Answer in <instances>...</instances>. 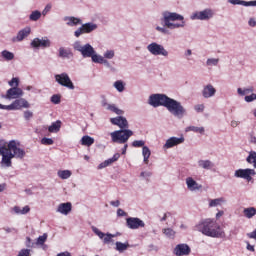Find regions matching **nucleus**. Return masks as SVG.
I'll use <instances>...</instances> for the list:
<instances>
[{"instance_id":"nucleus-1","label":"nucleus","mask_w":256,"mask_h":256,"mask_svg":"<svg viewBox=\"0 0 256 256\" xmlns=\"http://www.w3.org/2000/svg\"><path fill=\"white\" fill-rule=\"evenodd\" d=\"M148 105L155 108L165 107L168 113L176 117V119H183L187 115V109L183 104L166 94H151L148 98Z\"/></svg>"},{"instance_id":"nucleus-2","label":"nucleus","mask_w":256,"mask_h":256,"mask_svg":"<svg viewBox=\"0 0 256 256\" xmlns=\"http://www.w3.org/2000/svg\"><path fill=\"white\" fill-rule=\"evenodd\" d=\"M160 21L163 26H156V31L162 33V35H167L169 33L168 29H183V27H185V17L177 12H162Z\"/></svg>"},{"instance_id":"nucleus-3","label":"nucleus","mask_w":256,"mask_h":256,"mask_svg":"<svg viewBox=\"0 0 256 256\" xmlns=\"http://www.w3.org/2000/svg\"><path fill=\"white\" fill-rule=\"evenodd\" d=\"M110 123L112 125H117V127L120 128V130L110 133L113 143H120L123 145V143L129 141L130 137H133V132L129 129V122L127 121V118L123 116L110 118Z\"/></svg>"},{"instance_id":"nucleus-4","label":"nucleus","mask_w":256,"mask_h":256,"mask_svg":"<svg viewBox=\"0 0 256 256\" xmlns=\"http://www.w3.org/2000/svg\"><path fill=\"white\" fill-rule=\"evenodd\" d=\"M66 25L68 27H76L77 25H81L77 30L74 31V36L78 39L81 35H89V33H93V31H97L99 29V25L95 22H87L83 24V20L81 18L75 16H66L64 18Z\"/></svg>"},{"instance_id":"nucleus-5","label":"nucleus","mask_w":256,"mask_h":256,"mask_svg":"<svg viewBox=\"0 0 256 256\" xmlns=\"http://www.w3.org/2000/svg\"><path fill=\"white\" fill-rule=\"evenodd\" d=\"M196 230L206 237H212L219 239L225 235V232L221 231V226L217 225V222L211 218L202 220L196 225Z\"/></svg>"},{"instance_id":"nucleus-6","label":"nucleus","mask_w":256,"mask_h":256,"mask_svg":"<svg viewBox=\"0 0 256 256\" xmlns=\"http://www.w3.org/2000/svg\"><path fill=\"white\" fill-rule=\"evenodd\" d=\"M72 47L74 51H78V53H80L84 59L91 58L92 63H94L99 56V54H97L95 51V48H93L89 43L83 45L81 41L77 40L73 43Z\"/></svg>"},{"instance_id":"nucleus-7","label":"nucleus","mask_w":256,"mask_h":256,"mask_svg":"<svg viewBox=\"0 0 256 256\" xmlns=\"http://www.w3.org/2000/svg\"><path fill=\"white\" fill-rule=\"evenodd\" d=\"M6 152H8L13 159H25V149L21 148V142L17 140L9 141Z\"/></svg>"},{"instance_id":"nucleus-8","label":"nucleus","mask_w":256,"mask_h":256,"mask_svg":"<svg viewBox=\"0 0 256 256\" xmlns=\"http://www.w3.org/2000/svg\"><path fill=\"white\" fill-rule=\"evenodd\" d=\"M146 49L154 57H165L166 59L169 57V50L157 42H151L147 45Z\"/></svg>"},{"instance_id":"nucleus-9","label":"nucleus","mask_w":256,"mask_h":256,"mask_svg":"<svg viewBox=\"0 0 256 256\" xmlns=\"http://www.w3.org/2000/svg\"><path fill=\"white\" fill-rule=\"evenodd\" d=\"M215 17V10L211 8H206L202 11H196L192 13L190 19L192 21H211Z\"/></svg>"},{"instance_id":"nucleus-10","label":"nucleus","mask_w":256,"mask_h":256,"mask_svg":"<svg viewBox=\"0 0 256 256\" xmlns=\"http://www.w3.org/2000/svg\"><path fill=\"white\" fill-rule=\"evenodd\" d=\"M54 79L56 83H58V85H61V87H66V89H70V91H73L75 89V84H73V81L71 80V77H69V74H67V72L56 74L54 76Z\"/></svg>"},{"instance_id":"nucleus-11","label":"nucleus","mask_w":256,"mask_h":256,"mask_svg":"<svg viewBox=\"0 0 256 256\" xmlns=\"http://www.w3.org/2000/svg\"><path fill=\"white\" fill-rule=\"evenodd\" d=\"M132 147H142V156L145 165H149V157H151V149L145 146V142L143 140H134L132 142Z\"/></svg>"},{"instance_id":"nucleus-12","label":"nucleus","mask_w":256,"mask_h":256,"mask_svg":"<svg viewBox=\"0 0 256 256\" xmlns=\"http://www.w3.org/2000/svg\"><path fill=\"white\" fill-rule=\"evenodd\" d=\"M0 155L2 156V160L0 162V167L2 169H7L9 167H12L13 162H12V156L10 153L7 152V147L5 146H0Z\"/></svg>"},{"instance_id":"nucleus-13","label":"nucleus","mask_w":256,"mask_h":256,"mask_svg":"<svg viewBox=\"0 0 256 256\" xmlns=\"http://www.w3.org/2000/svg\"><path fill=\"white\" fill-rule=\"evenodd\" d=\"M255 175H256L255 169H251V168L238 169L234 173V177H236L237 179H245L246 181H252Z\"/></svg>"},{"instance_id":"nucleus-14","label":"nucleus","mask_w":256,"mask_h":256,"mask_svg":"<svg viewBox=\"0 0 256 256\" xmlns=\"http://www.w3.org/2000/svg\"><path fill=\"white\" fill-rule=\"evenodd\" d=\"M30 46L33 49H49V47H51V40L47 36L41 38H34L31 41Z\"/></svg>"},{"instance_id":"nucleus-15","label":"nucleus","mask_w":256,"mask_h":256,"mask_svg":"<svg viewBox=\"0 0 256 256\" xmlns=\"http://www.w3.org/2000/svg\"><path fill=\"white\" fill-rule=\"evenodd\" d=\"M9 106L10 111H20V109H29L31 107L29 101L25 98H16Z\"/></svg>"},{"instance_id":"nucleus-16","label":"nucleus","mask_w":256,"mask_h":256,"mask_svg":"<svg viewBox=\"0 0 256 256\" xmlns=\"http://www.w3.org/2000/svg\"><path fill=\"white\" fill-rule=\"evenodd\" d=\"M185 143V137L181 135L180 137H170L166 140L165 144L163 145V149H173V147H177V145H182Z\"/></svg>"},{"instance_id":"nucleus-17","label":"nucleus","mask_w":256,"mask_h":256,"mask_svg":"<svg viewBox=\"0 0 256 256\" xmlns=\"http://www.w3.org/2000/svg\"><path fill=\"white\" fill-rule=\"evenodd\" d=\"M185 183L188 191L191 193H197V191H201V189H203V185L196 182L195 178L191 176L185 179Z\"/></svg>"},{"instance_id":"nucleus-18","label":"nucleus","mask_w":256,"mask_h":256,"mask_svg":"<svg viewBox=\"0 0 256 256\" xmlns=\"http://www.w3.org/2000/svg\"><path fill=\"white\" fill-rule=\"evenodd\" d=\"M126 227L133 230L139 229L145 227V222L138 217H129L126 219Z\"/></svg>"},{"instance_id":"nucleus-19","label":"nucleus","mask_w":256,"mask_h":256,"mask_svg":"<svg viewBox=\"0 0 256 256\" xmlns=\"http://www.w3.org/2000/svg\"><path fill=\"white\" fill-rule=\"evenodd\" d=\"M24 92L23 89L19 87H12L7 90L6 95L4 96V99H20V97H23Z\"/></svg>"},{"instance_id":"nucleus-20","label":"nucleus","mask_w":256,"mask_h":256,"mask_svg":"<svg viewBox=\"0 0 256 256\" xmlns=\"http://www.w3.org/2000/svg\"><path fill=\"white\" fill-rule=\"evenodd\" d=\"M201 93L203 99H211L217 95V89L215 86H213V84H206L203 86Z\"/></svg>"},{"instance_id":"nucleus-21","label":"nucleus","mask_w":256,"mask_h":256,"mask_svg":"<svg viewBox=\"0 0 256 256\" xmlns=\"http://www.w3.org/2000/svg\"><path fill=\"white\" fill-rule=\"evenodd\" d=\"M174 255L176 256H187L191 255V247H189L187 244H177L173 251Z\"/></svg>"},{"instance_id":"nucleus-22","label":"nucleus","mask_w":256,"mask_h":256,"mask_svg":"<svg viewBox=\"0 0 256 256\" xmlns=\"http://www.w3.org/2000/svg\"><path fill=\"white\" fill-rule=\"evenodd\" d=\"M92 231L93 233H95V235H97V237H99V239H103V243L105 244H109L111 243L113 237H115V235L113 234H105L103 232H101V230H99V228L92 226Z\"/></svg>"},{"instance_id":"nucleus-23","label":"nucleus","mask_w":256,"mask_h":256,"mask_svg":"<svg viewBox=\"0 0 256 256\" xmlns=\"http://www.w3.org/2000/svg\"><path fill=\"white\" fill-rule=\"evenodd\" d=\"M28 35H31V27H25L24 29L18 31L16 37L12 38L13 43H19L26 39Z\"/></svg>"},{"instance_id":"nucleus-24","label":"nucleus","mask_w":256,"mask_h":256,"mask_svg":"<svg viewBox=\"0 0 256 256\" xmlns=\"http://www.w3.org/2000/svg\"><path fill=\"white\" fill-rule=\"evenodd\" d=\"M73 209V204L71 202L61 203L57 207V213H60L61 215H68L71 213Z\"/></svg>"},{"instance_id":"nucleus-25","label":"nucleus","mask_w":256,"mask_h":256,"mask_svg":"<svg viewBox=\"0 0 256 256\" xmlns=\"http://www.w3.org/2000/svg\"><path fill=\"white\" fill-rule=\"evenodd\" d=\"M198 167L200 169H205L206 171H211V169H213V167H215V163H213V161L209 160V159H200L198 160Z\"/></svg>"},{"instance_id":"nucleus-26","label":"nucleus","mask_w":256,"mask_h":256,"mask_svg":"<svg viewBox=\"0 0 256 256\" xmlns=\"http://www.w3.org/2000/svg\"><path fill=\"white\" fill-rule=\"evenodd\" d=\"M119 157H121V154L119 153L114 154L112 158H109L104 162L100 163L98 165V169H105V167H109V165H113L115 161H119Z\"/></svg>"},{"instance_id":"nucleus-27","label":"nucleus","mask_w":256,"mask_h":256,"mask_svg":"<svg viewBox=\"0 0 256 256\" xmlns=\"http://www.w3.org/2000/svg\"><path fill=\"white\" fill-rule=\"evenodd\" d=\"M102 107H104V109H106L107 111H111L112 113H115L116 115H123V110L119 109L115 104L102 102Z\"/></svg>"},{"instance_id":"nucleus-28","label":"nucleus","mask_w":256,"mask_h":256,"mask_svg":"<svg viewBox=\"0 0 256 256\" xmlns=\"http://www.w3.org/2000/svg\"><path fill=\"white\" fill-rule=\"evenodd\" d=\"M94 63H98L100 65H104V67H106L107 69H111V71H115V68H113V66L111 65V62H109V60L103 58L102 55L98 54V56L94 60Z\"/></svg>"},{"instance_id":"nucleus-29","label":"nucleus","mask_w":256,"mask_h":256,"mask_svg":"<svg viewBox=\"0 0 256 256\" xmlns=\"http://www.w3.org/2000/svg\"><path fill=\"white\" fill-rule=\"evenodd\" d=\"M58 56L61 59H71L73 57V52L69 48L60 47L58 50Z\"/></svg>"},{"instance_id":"nucleus-30","label":"nucleus","mask_w":256,"mask_h":256,"mask_svg":"<svg viewBox=\"0 0 256 256\" xmlns=\"http://www.w3.org/2000/svg\"><path fill=\"white\" fill-rule=\"evenodd\" d=\"M227 200L224 197L215 198L209 200V207H221V205H225Z\"/></svg>"},{"instance_id":"nucleus-31","label":"nucleus","mask_w":256,"mask_h":256,"mask_svg":"<svg viewBox=\"0 0 256 256\" xmlns=\"http://www.w3.org/2000/svg\"><path fill=\"white\" fill-rule=\"evenodd\" d=\"M80 143L81 145H84V147H91V145L95 143V138L89 135H85L81 138Z\"/></svg>"},{"instance_id":"nucleus-32","label":"nucleus","mask_w":256,"mask_h":256,"mask_svg":"<svg viewBox=\"0 0 256 256\" xmlns=\"http://www.w3.org/2000/svg\"><path fill=\"white\" fill-rule=\"evenodd\" d=\"M243 215L246 217V219H253L256 215V208L255 207H248L244 208Z\"/></svg>"},{"instance_id":"nucleus-33","label":"nucleus","mask_w":256,"mask_h":256,"mask_svg":"<svg viewBox=\"0 0 256 256\" xmlns=\"http://www.w3.org/2000/svg\"><path fill=\"white\" fill-rule=\"evenodd\" d=\"M13 211L16 215H27V213L31 211V208L29 206H24L23 208L19 206H14Z\"/></svg>"},{"instance_id":"nucleus-34","label":"nucleus","mask_w":256,"mask_h":256,"mask_svg":"<svg viewBox=\"0 0 256 256\" xmlns=\"http://www.w3.org/2000/svg\"><path fill=\"white\" fill-rule=\"evenodd\" d=\"M116 247L115 250L118 251V253H125V251H127V249H129V242H116L115 243Z\"/></svg>"},{"instance_id":"nucleus-35","label":"nucleus","mask_w":256,"mask_h":256,"mask_svg":"<svg viewBox=\"0 0 256 256\" xmlns=\"http://www.w3.org/2000/svg\"><path fill=\"white\" fill-rule=\"evenodd\" d=\"M162 233L166 237V239H175L177 235V232H175V230H173L172 228H163Z\"/></svg>"},{"instance_id":"nucleus-36","label":"nucleus","mask_w":256,"mask_h":256,"mask_svg":"<svg viewBox=\"0 0 256 256\" xmlns=\"http://www.w3.org/2000/svg\"><path fill=\"white\" fill-rule=\"evenodd\" d=\"M60 130H61V120H57L56 122H53L48 127L49 133H59Z\"/></svg>"},{"instance_id":"nucleus-37","label":"nucleus","mask_w":256,"mask_h":256,"mask_svg":"<svg viewBox=\"0 0 256 256\" xmlns=\"http://www.w3.org/2000/svg\"><path fill=\"white\" fill-rule=\"evenodd\" d=\"M246 162L249 163V165H253L254 169H256V152L255 151H250L247 158Z\"/></svg>"},{"instance_id":"nucleus-38","label":"nucleus","mask_w":256,"mask_h":256,"mask_svg":"<svg viewBox=\"0 0 256 256\" xmlns=\"http://www.w3.org/2000/svg\"><path fill=\"white\" fill-rule=\"evenodd\" d=\"M186 133H189V131H192L193 133H200V135H203L205 133L204 127H197V126H188L185 128Z\"/></svg>"},{"instance_id":"nucleus-39","label":"nucleus","mask_w":256,"mask_h":256,"mask_svg":"<svg viewBox=\"0 0 256 256\" xmlns=\"http://www.w3.org/2000/svg\"><path fill=\"white\" fill-rule=\"evenodd\" d=\"M57 175L60 179H69L71 177V175H73V172H71V170H59L57 172Z\"/></svg>"},{"instance_id":"nucleus-40","label":"nucleus","mask_w":256,"mask_h":256,"mask_svg":"<svg viewBox=\"0 0 256 256\" xmlns=\"http://www.w3.org/2000/svg\"><path fill=\"white\" fill-rule=\"evenodd\" d=\"M1 56L5 61H13L15 59V54L13 52H10L9 50H3L1 52Z\"/></svg>"},{"instance_id":"nucleus-41","label":"nucleus","mask_w":256,"mask_h":256,"mask_svg":"<svg viewBox=\"0 0 256 256\" xmlns=\"http://www.w3.org/2000/svg\"><path fill=\"white\" fill-rule=\"evenodd\" d=\"M113 87L118 91V93H123V91H125V82L122 80L115 81Z\"/></svg>"},{"instance_id":"nucleus-42","label":"nucleus","mask_w":256,"mask_h":256,"mask_svg":"<svg viewBox=\"0 0 256 256\" xmlns=\"http://www.w3.org/2000/svg\"><path fill=\"white\" fill-rule=\"evenodd\" d=\"M41 15H43L41 13V11L39 10H34L30 13L29 15V20L30 21H39V19H41Z\"/></svg>"},{"instance_id":"nucleus-43","label":"nucleus","mask_w":256,"mask_h":256,"mask_svg":"<svg viewBox=\"0 0 256 256\" xmlns=\"http://www.w3.org/2000/svg\"><path fill=\"white\" fill-rule=\"evenodd\" d=\"M237 93L238 95H240L241 97L245 96V95H249V93H253V87H249V88H238L237 89Z\"/></svg>"},{"instance_id":"nucleus-44","label":"nucleus","mask_w":256,"mask_h":256,"mask_svg":"<svg viewBox=\"0 0 256 256\" xmlns=\"http://www.w3.org/2000/svg\"><path fill=\"white\" fill-rule=\"evenodd\" d=\"M219 65V58H208L206 60V67H217Z\"/></svg>"},{"instance_id":"nucleus-45","label":"nucleus","mask_w":256,"mask_h":256,"mask_svg":"<svg viewBox=\"0 0 256 256\" xmlns=\"http://www.w3.org/2000/svg\"><path fill=\"white\" fill-rule=\"evenodd\" d=\"M104 59H114L115 58V50H106L102 56Z\"/></svg>"},{"instance_id":"nucleus-46","label":"nucleus","mask_w":256,"mask_h":256,"mask_svg":"<svg viewBox=\"0 0 256 256\" xmlns=\"http://www.w3.org/2000/svg\"><path fill=\"white\" fill-rule=\"evenodd\" d=\"M45 241H47V233H44L37 238L36 245H45Z\"/></svg>"},{"instance_id":"nucleus-47","label":"nucleus","mask_w":256,"mask_h":256,"mask_svg":"<svg viewBox=\"0 0 256 256\" xmlns=\"http://www.w3.org/2000/svg\"><path fill=\"white\" fill-rule=\"evenodd\" d=\"M228 3L231 5H243V7H247V1L245 0H228Z\"/></svg>"},{"instance_id":"nucleus-48","label":"nucleus","mask_w":256,"mask_h":256,"mask_svg":"<svg viewBox=\"0 0 256 256\" xmlns=\"http://www.w3.org/2000/svg\"><path fill=\"white\" fill-rule=\"evenodd\" d=\"M51 103H53L54 105H59V103H61V96L59 94H54L52 95V97L50 98Z\"/></svg>"},{"instance_id":"nucleus-49","label":"nucleus","mask_w":256,"mask_h":256,"mask_svg":"<svg viewBox=\"0 0 256 256\" xmlns=\"http://www.w3.org/2000/svg\"><path fill=\"white\" fill-rule=\"evenodd\" d=\"M244 101H246V103H253V101H256V94L252 93L248 96H245Z\"/></svg>"},{"instance_id":"nucleus-50","label":"nucleus","mask_w":256,"mask_h":256,"mask_svg":"<svg viewBox=\"0 0 256 256\" xmlns=\"http://www.w3.org/2000/svg\"><path fill=\"white\" fill-rule=\"evenodd\" d=\"M10 87H19V78H12L11 81L8 82Z\"/></svg>"},{"instance_id":"nucleus-51","label":"nucleus","mask_w":256,"mask_h":256,"mask_svg":"<svg viewBox=\"0 0 256 256\" xmlns=\"http://www.w3.org/2000/svg\"><path fill=\"white\" fill-rule=\"evenodd\" d=\"M194 110L196 111V113H203V111H205V105L197 104L194 106Z\"/></svg>"},{"instance_id":"nucleus-52","label":"nucleus","mask_w":256,"mask_h":256,"mask_svg":"<svg viewBox=\"0 0 256 256\" xmlns=\"http://www.w3.org/2000/svg\"><path fill=\"white\" fill-rule=\"evenodd\" d=\"M42 145H53L54 141L51 138L44 137L41 139Z\"/></svg>"},{"instance_id":"nucleus-53","label":"nucleus","mask_w":256,"mask_h":256,"mask_svg":"<svg viewBox=\"0 0 256 256\" xmlns=\"http://www.w3.org/2000/svg\"><path fill=\"white\" fill-rule=\"evenodd\" d=\"M24 119L26 121H29L30 119H33V112H31V110L24 111Z\"/></svg>"},{"instance_id":"nucleus-54","label":"nucleus","mask_w":256,"mask_h":256,"mask_svg":"<svg viewBox=\"0 0 256 256\" xmlns=\"http://www.w3.org/2000/svg\"><path fill=\"white\" fill-rule=\"evenodd\" d=\"M52 8H53V5H51V3L47 4L41 12L42 15L45 17L47 15V13H49V11H51Z\"/></svg>"},{"instance_id":"nucleus-55","label":"nucleus","mask_w":256,"mask_h":256,"mask_svg":"<svg viewBox=\"0 0 256 256\" xmlns=\"http://www.w3.org/2000/svg\"><path fill=\"white\" fill-rule=\"evenodd\" d=\"M153 175V173H151L150 171H143L140 173V177H142V179H149L151 176Z\"/></svg>"},{"instance_id":"nucleus-56","label":"nucleus","mask_w":256,"mask_h":256,"mask_svg":"<svg viewBox=\"0 0 256 256\" xmlns=\"http://www.w3.org/2000/svg\"><path fill=\"white\" fill-rule=\"evenodd\" d=\"M18 256H31V250L22 249L19 251Z\"/></svg>"},{"instance_id":"nucleus-57","label":"nucleus","mask_w":256,"mask_h":256,"mask_svg":"<svg viewBox=\"0 0 256 256\" xmlns=\"http://www.w3.org/2000/svg\"><path fill=\"white\" fill-rule=\"evenodd\" d=\"M3 231H5V233L7 235H9V233H17V229L16 228H11V227H4Z\"/></svg>"},{"instance_id":"nucleus-58","label":"nucleus","mask_w":256,"mask_h":256,"mask_svg":"<svg viewBox=\"0 0 256 256\" xmlns=\"http://www.w3.org/2000/svg\"><path fill=\"white\" fill-rule=\"evenodd\" d=\"M246 249H247V251H251L252 253H255V246L254 245H251L250 243H249V241H246Z\"/></svg>"},{"instance_id":"nucleus-59","label":"nucleus","mask_w":256,"mask_h":256,"mask_svg":"<svg viewBox=\"0 0 256 256\" xmlns=\"http://www.w3.org/2000/svg\"><path fill=\"white\" fill-rule=\"evenodd\" d=\"M191 55H193V51L191 49H187L185 52H184V57L185 59H187L189 61V57H191Z\"/></svg>"},{"instance_id":"nucleus-60","label":"nucleus","mask_w":256,"mask_h":256,"mask_svg":"<svg viewBox=\"0 0 256 256\" xmlns=\"http://www.w3.org/2000/svg\"><path fill=\"white\" fill-rule=\"evenodd\" d=\"M230 125H231V127H233L235 129V127H239V125H241V122L237 121V120H232L230 122Z\"/></svg>"},{"instance_id":"nucleus-61","label":"nucleus","mask_w":256,"mask_h":256,"mask_svg":"<svg viewBox=\"0 0 256 256\" xmlns=\"http://www.w3.org/2000/svg\"><path fill=\"white\" fill-rule=\"evenodd\" d=\"M247 237L249 239H256V228L254 231L250 232V233H247Z\"/></svg>"},{"instance_id":"nucleus-62","label":"nucleus","mask_w":256,"mask_h":256,"mask_svg":"<svg viewBox=\"0 0 256 256\" xmlns=\"http://www.w3.org/2000/svg\"><path fill=\"white\" fill-rule=\"evenodd\" d=\"M249 27H256V20L255 18H250L248 21Z\"/></svg>"},{"instance_id":"nucleus-63","label":"nucleus","mask_w":256,"mask_h":256,"mask_svg":"<svg viewBox=\"0 0 256 256\" xmlns=\"http://www.w3.org/2000/svg\"><path fill=\"white\" fill-rule=\"evenodd\" d=\"M246 7H256V0L246 1Z\"/></svg>"},{"instance_id":"nucleus-64","label":"nucleus","mask_w":256,"mask_h":256,"mask_svg":"<svg viewBox=\"0 0 256 256\" xmlns=\"http://www.w3.org/2000/svg\"><path fill=\"white\" fill-rule=\"evenodd\" d=\"M56 256H71V252L69 251L61 252V253H58Z\"/></svg>"}]
</instances>
